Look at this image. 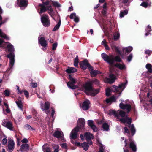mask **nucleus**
<instances>
[{
    "label": "nucleus",
    "mask_w": 152,
    "mask_h": 152,
    "mask_svg": "<svg viewBox=\"0 0 152 152\" xmlns=\"http://www.w3.org/2000/svg\"><path fill=\"white\" fill-rule=\"evenodd\" d=\"M90 103V101L88 100L84 102L82 104V108L84 110H88L89 107V104Z\"/></svg>",
    "instance_id": "obj_20"
},
{
    "label": "nucleus",
    "mask_w": 152,
    "mask_h": 152,
    "mask_svg": "<svg viewBox=\"0 0 152 152\" xmlns=\"http://www.w3.org/2000/svg\"><path fill=\"white\" fill-rule=\"evenodd\" d=\"M127 82L122 83L120 85L118 86H117L115 85H113L112 86V89L114 92H116L117 93L119 92V90L121 89L122 88H124L125 87V85L127 84Z\"/></svg>",
    "instance_id": "obj_10"
},
{
    "label": "nucleus",
    "mask_w": 152,
    "mask_h": 152,
    "mask_svg": "<svg viewBox=\"0 0 152 152\" xmlns=\"http://www.w3.org/2000/svg\"><path fill=\"white\" fill-rule=\"evenodd\" d=\"M88 125L94 132L97 131L98 128L94 124L93 121L92 120L88 121Z\"/></svg>",
    "instance_id": "obj_21"
},
{
    "label": "nucleus",
    "mask_w": 152,
    "mask_h": 152,
    "mask_svg": "<svg viewBox=\"0 0 152 152\" xmlns=\"http://www.w3.org/2000/svg\"><path fill=\"white\" fill-rule=\"evenodd\" d=\"M112 102H115L116 101V99L115 97L114 96H111L110 97Z\"/></svg>",
    "instance_id": "obj_61"
},
{
    "label": "nucleus",
    "mask_w": 152,
    "mask_h": 152,
    "mask_svg": "<svg viewBox=\"0 0 152 152\" xmlns=\"http://www.w3.org/2000/svg\"><path fill=\"white\" fill-rule=\"evenodd\" d=\"M38 6L41 7L40 9V11L39 12L40 14H41L42 13L45 12L47 10H48L49 11H48V13L51 17H52V15H53L52 12H53V10L51 5H50L49 6L46 7L44 6L43 4H39L38 5Z\"/></svg>",
    "instance_id": "obj_4"
},
{
    "label": "nucleus",
    "mask_w": 152,
    "mask_h": 152,
    "mask_svg": "<svg viewBox=\"0 0 152 152\" xmlns=\"http://www.w3.org/2000/svg\"><path fill=\"white\" fill-rule=\"evenodd\" d=\"M7 140L6 137L4 138L1 141L2 144L4 145H6L7 144Z\"/></svg>",
    "instance_id": "obj_49"
},
{
    "label": "nucleus",
    "mask_w": 152,
    "mask_h": 152,
    "mask_svg": "<svg viewBox=\"0 0 152 152\" xmlns=\"http://www.w3.org/2000/svg\"><path fill=\"white\" fill-rule=\"evenodd\" d=\"M23 92L24 93V94L25 95L26 97L27 98H28L29 97V94L28 92L26 90H25L24 91H23Z\"/></svg>",
    "instance_id": "obj_51"
},
{
    "label": "nucleus",
    "mask_w": 152,
    "mask_h": 152,
    "mask_svg": "<svg viewBox=\"0 0 152 152\" xmlns=\"http://www.w3.org/2000/svg\"><path fill=\"white\" fill-rule=\"evenodd\" d=\"M2 24L1 22H0V27H1V25ZM0 37L2 38H4L6 39L7 40H9V38L2 31L1 29H0Z\"/></svg>",
    "instance_id": "obj_27"
},
{
    "label": "nucleus",
    "mask_w": 152,
    "mask_h": 152,
    "mask_svg": "<svg viewBox=\"0 0 152 152\" xmlns=\"http://www.w3.org/2000/svg\"><path fill=\"white\" fill-rule=\"evenodd\" d=\"M61 19H60L59 21V22H58L57 24H56L55 26V27L52 30L53 31H56L59 29V28L60 27V26L61 24Z\"/></svg>",
    "instance_id": "obj_35"
},
{
    "label": "nucleus",
    "mask_w": 152,
    "mask_h": 152,
    "mask_svg": "<svg viewBox=\"0 0 152 152\" xmlns=\"http://www.w3.org/2000/svg\"><path fill=\"white\" fill-rule=\"evenodd\" d=\"M31 84V86L33 87L34 88H36L37 87V83H32Z\"/></svg>",
    "instance_id": "obj_64"
},
{
    "label": "nucleus",
    "mask_w": 152,
    "mask_h": 152,
    "mask_svg": "<svg viewBox=\"0 0 152 152\" xmlns=\"http://www.w3.org/2000/svg\"><path fill=\"white\" fill-rule=\"evenodd\" d=\"M29 146L27 144H23L20 147V150L23 152L25 149H28Z\"/></svg>",
    "instance_id": "obj_33"
},
{
    "label": "nucleus",
    "mask_w": 152,
    "mask_h": 152,
    "mask_svg": "<svg viewBox=\"0 0 152 152\" xmlns=\"http://www.w3.org/2000/svg\"><path fill=\"white\" fill-rule=\"evenodd\" d=\"M0 47L4 49L5 48L6 52L14 54L15 49L13 45L9 42H5L3 40L0 38Z\"/></svg>",
    "instance_id": "obj_3"
},
{
    "label": "nucleus",
    "mask_w": 152,
    "mask_h": 152,
    "mask_svg": "<svg viewBox=\"0 0 152 152\" xmlns=\"http://www.w3.org/2000/svg\"><path fill=\"white\" fill-rule=\"evenodd\" d=\"M124 133H127L128 134H130V132L127 127H125L124 128Z\"/></svg>",
    "instance_id": "obj_50"
},
{
    "label": "nucleus",
    "mask_w": 152,
    "mask_h": 152,
    "mask_svg": "<svg viewBox=\"0 0 152 152\" xmlns=\"http://www.w3.org/2000/svg\"><path fill=\"white\" fill-rule=\"evenodd\" d=\"M90 73L92 77H95L97 75L100 74L101 73L98 70H93L92 71H91Z\"/></svg>",
    "instance_id": "obj_28"
},
{
    "label": "nucleus",
    "mask_w": 152,
    "mask_h": 152,
    "mask_svg": "<svg viewBox=\"0 0 152 152\" xmlns=\"http://www.w3.org/2000/svg\"><path fill=\"white\" fill-rule=\"evenodd\" d=\"M15 144L14 141L11 139L9 141L7 145L8 151L9 152H12L14 149Z\"/></svg>",
    "instance_id": "obj_13"
},
{
    "label": "nucleus",
    "mask_w": 152,
    "mask_h": 152,
    "mask_svg": "<svg viewBox=\"0 0 152 152\" xmlns=\"http://www.w3.org/2000/svg\"><path fill=\"white\" fill-rule=\"evenodd\" d=\"M53 135L55 137L61 139L63 142L65 141V140L64 139L63 133L61 131L56 130Z\"/></svg>",
    "instance_id": "obj_8"
},
{
    "label": "nucleus",
    "mask_w": 152,
    "mask_h": 152,
    "mask_svg": "<svg viewBox=\"0 0 152 152\" xmlns=\"http://www.w3.org/2000/svg\"><path fill=\"white\" fill-rule=\"evenodd\" d=\"M61 147L63 148L67 149V146L66 143H64L60 144Z\"/></svg>",
    "instance_id": "obj_54"
},
{
    "label": "nucleus",
    "mask_w": 152,
    "mask_h": 152,
    "mask_svg": "<svg viewBox=\"0 0 152 152\" xmlns=\"http://www.w3.org/2000/svg\"><path fill=\"white\" fill-rule=\"evenodd\" d=\"M53 4L54 6L58 7H59L61 6L60 4L57 2H54L53 3Z\"/></svg>",
    "instance_id": "obj_57"
},
{
    "label": "nucleus",
    "mask_w": 152,
    "mask_h": 152,
    "mask_svg": "<svg viewBox=\"0 0 152 152\" xmlns=\"http://www.w3.org/2000/svg\"><path fill=\"white\" fill-rule=\"evenodd\" d=\"M8 20V18H6L3 19V20H2L1 22L2 23V24H3L6 22Z\"/></svg>",
    "instance_id": "obj_62"
},
{
    "label": "nucleus",
    "mask_w": 152,
    "mask_h": 152,
    "mask_svg": "<svg viewBox=\"0 0 152 152\" xmlns=\"http://www.w3.org/2000/svg\"><path fill=\"white\" fill-rule=\"evenodd\" d=\"M129 147L133 152H136L137 149V147L134 141H131L129 142Z\"/></svg>",
    "instance_id": "obj_23"
},
{
    "label": "nucleus",
    "mask_w": 152,
    "mask_h": 152,
    "mask_svg": "<svg viewBox=\"0 0 152 152\" xmlns=\"http://www.w3.org/2000/svg\"><path fill=\"white\" fill-rule=\"evenodd\" d=\"M107 10L106 9H103L102 10V11L101 12L102 13V15L104 16H105L106 15L107 13Z\"/></svg>",
    "instance_id": "obj_60"
},
{
    "label": "nucleus",
    "mask_w": 152,
    "mask_h": 152,
    "mask_svg": "<svg viewBox=\"0 0 152 152\" xmlns=\"http://www.w3.org/2000/svg\"><path fill=\"white\" fill-rule=\"evenodd\" d=\"M71 142L73 144L75 145H76L77 146L79 147H81V144L82 143H81L80 142H78L77 141H75L74 142H72V140H71Z\"/></svg>",
    "instance_id": "obj_45"
},
{
    "label": "nucleus",
    "mask_w": 152,
    "mask_h": 152,
    "mask_svg": "<svg viewBox=\"0 0 152 152\" xmlns=\"http://www.w3.org/2000/svg\"><path fill=\"white\" fill-rule=\"evenodd\" d=\"M50 102L48 101L46 102L44 104H41V109L42 110H48L50 108Z\"/></svg>",
    "instance_id": "obj_22"
},
{
    "label": "nucleus",
    "mask_w": 152,
    "mask_h": 152,
    "mask_svg": "<svg viewBox=\"0 0 152 152\" xmlns=\"http://www.w3.org/2000/svg\"><path fill=\"white\" fill-rule=\"evenodd\" d=\"M6 57L9 58L10 59V66L11 68L14 65L15 62V55L14 54H12V53H10L7 54L6 56Z\"/></svg>",
    "instance_id": "obj_16"
},
{
    "label": "nucleus",
    "mask_w": 152,
    "mask_h": 152,
    "mask_svg": "<svg viewBox=\"0 0 152 152\" xmlns=\"http://www.w3.org/2000/svg\"><path fill=\"white\" fill-rule=\"evenodd\" d=\"M74 65L76 67H78V63H79V58L78 56L77 55L76 58L74 60Z\"/></svg>",
    "instance_id": "obj_36"
},
{
    "label": "nucleus",
    "mask_w": 152,
    "mask_h": 152,
    "mask_svg": "<svg viewBox=\"0 0 152 152\" xmlns=\"http://www.w3.org/2000/svg\"><path fill=\"white\" fill-rule=\"evenodd\" d=\"M44 152H51V150L49 147H47L45 148H43Z\"/></svg>",
    "instance_id": "obj_52"
},
{
    "label": "nucleus",
    "mask_w": 152,
    "mask_h": 152,
    "mask_svg": "<svg viewBox=\"0 0 152 152\" xmlns=\"http://www.w3.org/2000/svg\"><path fill=\"white\" fill-rule=\"evenodd\" d=\"M114 66L118 68L121 70H125L126 69V66L124 64L117 63L114 65Z\"/></svg>",
    "instance_id": "obj_24"
},
{
    "label": "nucleus",
    "mask_w": 152,
    "mask_h": 152,
    "mask_svg": "<svg viewBox=\"0 0 152 152\" xmlns=\"http://www.w3.org/2000/svg\"><path fill=\"white\" fill-rule=\"evenodd\" d=\"M84 137H86L87 141H88V140L91 139H93L94 138V136L93 134L87 132H86L85 133Z\"/></svg>",
    "instance_id": "obj_25"
},
{
    "label": "nucleus",
    "mask_w": 152,
    "mask_h": 152,
    "mask_svg": "<svg viewBox=\"0 0 152 152\" xmlns=\"http://www.w3.org/2000/svg\"><path fill=\"white\" fill-rule=\"evenodd\" d=\"M21 141L23 143L25 144H26V143L28 142V140L26 138H24Z\"/></svg>",
    "instance_id": "obj_63"
},
{
    "label": "nucleus",
    "mask_w": 152,
    "mask_h": 152,
    "mask_svg": "<svg viewBox=\"0 0 152 152\" xmlns=\"http://www.w3.org/2000/svg\"><path fill=\"white\" fill-rule=\"evenodd\" d=\"M17 2L18 5L21 8H26L28 4V0H17Z\"/></svg>",
    "instance_id": "obj_11"
},
{
    "label": "nucleus",
    "mask_w": 152,
    "mask_h": 152,
    "mask_svg": "<svg viewBox=\"0 0 152 152\" xmlns=\"http://www.w3.org/2000/svg\"><path fill=\"white\" fill-rule=\"evenodd\" d=\"M119 107L121 109L123 110L126 109L127 110V113H129L132 108L130 104H124L123 103L121 102L119 104Z\"/></svg>",
    "instance_id": "obj_12"
},
{
    "label": "nucleus",
    "mask_w": 152,
    "mask_h": 152,
    "mask_svg": "<svg viewBox=\"0 0 152 152\" xmlns=\"http://www.w3.org/2000/svg\"><path fill=\"white\" fill-rule=\"evenodd\" d=\"M132 121V118H130L128 120H126V121L127 122V124L129 125L128 127L130 129L131 135H132V136H133L135 133L136 129L134 127V124H132L131 125Z\"/></svg>",
    "instance_id": "obj_9"
},
{
    "label": "nucleus",
    "mask_w": 152,
    "mask_h": 152,
    "mask_svg": "<svg viewBox=\"0 0 152 152\" xmlns=\"http://www.w3.org/2000/svg\"><path fill=\"white\" fill-rule=\"evenodd\" d=\"M74 21L76 23H78L79 21V17L78 16H76L74 18Z\"/></svg>",
    "instance_id": "obj_59"
},
{
    "label": "nucleus",
    "mask_w": 152,
    "mask_h": 152,
    "mask_svg": "<svg viewBox=\"0 0 152 152\" xmlns=\"http://www.w3.org/2000/svg\"><path fill=\"white\" fill-rule=\"evenodd\" d=\"M102 127L104 130L107 131L109 130V126L107 123L104 122L102 124Z\"/></svg>",
    "instance_id": "obj_34"
},
{
    "label": "nucleus",
    "mask_w": 152,
    "mask_h": 152,
    "mask_svg": "<svg viewBox=\"0 0 152 152\" xmlns=\"http://www.w3.org/2000/svg\"><path fill=\"white\" fill-rule=\"evenodd\" d=\"M101 56L104 60L111 66H112L113 64L115 61L119 62H121L122 61L120 57L118 56H116L114 58L112 55L109 56L106 54L102 53L101 54Z\"/></svg>",
    "instance_id": "obj_2"
},
{
    "label": "nucleus",
    "mask_w": 152,
    "mask_h": 152,
    "mask_svg": "<svg viewBox=\"0 0 152 152\" xmlns=\"http://www.w3.org/2000/svg\"><path fill=\"white\" fill-rule=\"evenodd\" d=\"M79 131V128L78 127H76L72 130L70 136L71 140L72 139H75L77 138V133Z\"/></svg>",
    "instance_id": "obj_7"
},
{
    "label": "nucleus",
    "mask_w": 152,
    "mask_h": 152,
    "mask_svg": "<svg viewBox=\"0 0 152 152\" xmlns=\"http://www.w3.org/2000/svg\"><path fill=\"white\" fill-rule=\"evenodd\" d=\"M81 145L85 151L87 150L89 148V145L88 143L86 142H84L81 144Z\"/></svg>",
    "instance_id": "obj_31"
},
{
    "label": "nucleus",
    "mask_w": 152,
    "mask_h": 152,
    "mask_svg": "<svg viewBox=\"0 0 152 152\" xmlns=\"http://www.w3.org/2000/svg\"><path fill=\"white\" fill-rule=\"evenodd\" d=\"M41 20L45 27H48L50 25V22L49 19V17L47 14H44L41 17Z\"/></svg>",
    "instance_id": "obj_6"
},
{
    "label": "nucleus",
    "mask_w": 152,
    "mask_h": 152,
    "mask_svg": "<svg viewBox=\"0 0 152 152\" xmlns=\"http://www.w3.org/2000/svg\"><path fill=\"white\" fill-rule=\"evenodd\" d=\"M115 51L117 53L120 55H121V56H122V55L121 54V53L119 49V48L118 47H117L115 46Z\"/></svg>",
    "instance_id": "obj_55"
},
{
    "label": "nucleus",
    "mask_w": 152,
    "mask_h": 152,
    "mask_svg": "<svg viewBox=\"0 0 152 152\" xmlns=\"http://www.w3.org/2000/svg\"><path fill=\"white\" fill-rule=\"evenodd\" d=\"M109 77L110 78H107V80L109 83L112 84L115 81L116 76L114 74L111 73L110 74Z\"/></svg>",
    "instance_id": "obj_19"
},
{
    "label": "nucleus",
    "mask_w": 152,
    "mask_h": 152,
    "mask_svg": "<svg viewBox=\"0 0 152 152\" xmlns=\"http://www.w3.org/2000/svg\"><path fill=\"white\" fill-rule=\"evenodd\" d=\"M91 82L92 84L93 85V83L96 85H98L99 84V81L98 79H94L90 81Z\"/></svg>",
    "instance_id": "obj_43"
},
{
    "label": "nucleus",
    "mask_w": 152,
    "mask_h": 152,
    "mask_svg": "<svg viewBox=\"0 0 152 152\" xmlns=\"http://www.w3.org/2000/svg\"><path fill=\"white\" fill-rule=\"evenodd\" d=\"M38 42L41 46L44 48L47 46V41L45 40V38L44 37H41L40 38L38 37Z\"/></svg>",
    "instance_id": "obj_17"
},
{
    "label": "nucleus",
    "mask_w": 152,
    "mask_h": 152,
    "mask_svg": "<svg viewBox=\"0 0 152 152\" xmlns=\"http://www.w3.org/2000/svg\"><path fill=\"white\" fill-rule=\"evenodd\" d=\"M68 76L70 81L67 83V86L71 89H76L78 87L77 86L74 85V84H75L76 82V80L73 78L71 75H69Z\"/></svg>",
    "instance_id": "obj_5"
},
{
    "label": "nucleus",
    "mask_w": 152,
    "mask_h": 152,
    "mask_svg": "<svg viewBox=\"0 0 152 152\" xmlns=\"http://www.w3.org/2000/svg\"><path fill=\"white\" fill-rule=\"evenodd\" d=\"M89 65L88 61L86 59L81 61L80 62V67L83 70H85L87 68L88 65Z\"/></svg>",
    "instance_id": "obj_14"
},
{
    "label": "nucleus",
    "mask_w": 152,
    "mask_h": 152,
    "mask_svg": "<svg viewBox=\"0 0 152 152\" xmlns=\"http://www.w3.org/2000/svg\"><path fill=\"white\" fill-rule=\"evenodd\" d=\"M112 87L110 89L108 88L107 89L106 91V95L107 96H109L110 95V92L111 91L114 92L112 89Z\"/></svg>",
    "instance_id": "obj_42"
},
{
    "label": "nucleus",
    "mask_w": 152,
    "mask_h": 152,
    "mask_svg": "<svg viewBox=\"0 0 152 152\" xmlns=\"http://www.w3.org/2000/svg\"><path fill=\"white\" fill-rule=\"evenodd\" d=\"M66 72L69 74L74 73L77 72V69L74 67H69L66 70Z\"/></svg>",
    "instance_id": "obj_26"
},
{
    "label": "nucleus",
    "mask_w": 152,
    "mask_h": 152,
    "mask_svg": "<svg viewBox=\"0 0 152 152\" xmlns=\"http://www.w3.org/2000/svg\"><path fill=\"white\" fill-rule=\"evenodd\" d=\"M24 127L25 129L27 130H35L34 128L31 127V126L28 124L25 125Z\"/></svg>",
    "instance_id": "obj_41"
},
{
    "label": "nucleus",
    "mask_w": 152,
    "mask_h": 152,
    "mask_svg": "<svg viewBox=\"0 0 152 152\" xmlns=\"http://www.w3.org/2000/svg\"><path fill=\"white\" fill-rule=\"evenodd\" d=\"M132 49L133 48L132 47L129 46L128 47L123 48V50L124 53H129L132 50Z\"/></svg>",
    "instance_id": "obj_30"
},
{
    "label": "nucleus",
    "mask_w": 152,
    "mask_h": 152,
    "mask_svg": "<svg viewBox=\"0 0 152 152\" xmlns=\"http://www.w3.org/2000/svg\"><path fill=\"white\" fill-rule=\"evenodd\" d=\"M10 94V92L8 90H6L4 91V94L6 96H9Z\"/></svg>",
    "instance_id": "obj_53"
},
{
    "label": "nucleus",
    "mask_w": 152,
    "mask_h": 152,
    "mask_svg": "<svg viewBox=\"0 0 152 152\" xmlns=\"http://www.w3.org/2000/svg\"><path fill=\"white\" fill-rule=\"evenodd\" d=\"M2 125L4 126L7 127L9 129L11 130H13V125L11 122L10 121H4L3 122Z\"/></svg>",
    "instance_id": "obj_18"
},
{
    "label": "nucleus",
    "mask_w": 152,
    "mask_h": 152,
    "mask_svg": "<svg viewBox=\"0 0 152 152\" xmlns=\"http://www.w3.org/2000/svg\"><path fill=\"white\" fill-rule=\"evenodd\" d=\"M76 16V14L75 13H73L71 14V15H70V18L71 19H74V18H75V17Z\"/></svg>",
    "instance_id": "obj_56"
},
{
    "label": "nucleus",
    "mask_w": 152,
    "mask_h": 152,
    "mask_svg": "<svg viewBox=\"0 0 152 152\" xmlns=\"http://www.w3.org/2000/svg\"><path fill=\"white\" fill-rule=\"evenodd\" d=\"M52 146L54 150L58 148H59V146L58 145L52 144Z\"/></svg>",
    "instance_id": "obj_58"
},
{
    "label": "nucleus",
    "mask_w": 152,
    "mask_h": 152,
    "mask_svg": "<svg viewBox=\"0 0 152 152\" xmlns=\"http://www.w3.org/2000/svg\"><path fill=\"white\" fill-rule=\"evenodd\" d=\"M57 46V43L55 42L52 45V50L53 51L56 50Z\"/></svg>",
    "instance_id": "obj_47"
},
{
    "label": "nucleus",
    "mask_w": 152,
    "mask_h": 152,
    "mask_svg": "<svg viewBox=\"0 0 152 152\" xmlns=\"http://www.w3.org/2000/svg\"><path fill=\"white\" fill-rule=\"evenodd\" d=\"M148 5V4L147 2H142L140 6L145 8H147Z\"/></svg>",
    "instance_id": "obj_44"
},
{
    "label": "nucleus",
    "mask_w": 152,
    "mask_h": 152,
    "mask_svg": "<svg viewBox=\"0 0 152 152\" xmlns=\"http://www.w3.org/2000/svg\"><path fill=\"white\" fill-rule=\"evenodd\" d=\"M146 68L148 71L150 73L152 72V66L150 64H147L146 65Z\"/></svg>",
    "instance_id": "obj_37"
},
{
    "label": "nucleus",
    "mask_w": 152,
    "mask_h": 152,
    "mask_svg": "<svg viewBox=\"0 0 152 152\" xmlns=\"http://www.w3.org/2000/svg\"><path fill=\"white\" fill-rule=\"evenodd\" d=\"M78 124L76 127L79 128V129L84 130L85 129V120L83 118H80L78 119Z\"/></svg>",
    "instance_id": "obj_15"
},
{
    "label": "nucleus",
    "mask_w": 152,
    "mask_h": 152,
    "mask_svg": "<svg viewBox=\"0 0 152 152\" xmlns=\"http://www.w3.org/2000/svg\"><path fill=\"white\" fill-rule=\"evenodd\" d=\"M108 114L110 115H113L116 117H118L119 116L118 113L113 110H110Z\"/></svg>",
    "instance_id": "obj_29"
},
{
    "label": "nucleus",
    "mask_w": 152,
    "mask_h": 152,
    "mask_svg": "<svg viewBox=\"0 0 152 152\" xmlns=\"http://www.w3.org/2000/svg\"><path fill=\"white\" fill-rule=\"evenodd\" d=\"M133 58V55L132 53L130 54L127 57V60L129 62H130Z\"/></svg>",
    "instance_id": "obj_48"
},
{
    "label": "nucleus",
    "mask_w": 152,
    "mask_h": 152,
    "mask_svg": "<svg viewBox=\"0 0 152 152\" xmlns=\"http://www.w3.org/2000/svg\"><path fill=\"white\" fill-rule=\"evenodd\" d=\"M120 34L118 32H115L114 34V40L115 41H117L120 37Z\"/></svg>",
    "instance_id": "obj_39"
},
{
    "label": "nucleus",
    "mask_w": 152,
    "mask_h": 152,
    "mask_svg": "<svg viewBox=\"0 0 152 152\" xmlns=\"http://www.w3.org/2000/svg\"><path fill=\"white\" fill-rule=\"evenodd\" d=\"M99 151L98 152H104L105 148H104V146L101 143H99Z\"/></svg>",
    "instance_id": "obj_40"
},
{
    "label": "nucleus",
    "mask_w": 152,
    "mask_h": 152,
    "mask_svg": "<svg viewBox=\"0 0 152 152\" xmlns=\"http://www.w3.org/2000/svg\"><path fill=\"white\" fill-rule=\"evenodd\" d=\"M15 102L18 108L22 110L23 105L22 101L20 100H19L18 99V101H16Z\"/></svg>",
    "instance_id": "obj_32"
},
{
    "label": "nucleus",
    "mask_w": 152,
    "mask_h": 152,
    "mask_svg": "<svg viewBox=\"0 0 152 152\" xmlns=\"http://www.w3.org/2000/svg\"><path fill=\"white\" fill-rule=\"evenodd\" d=\"M128 11L127 10L121 11L120 14V17L121 18L123 17L125 15L128 14Z\"/></svg>",
    "instance_id": "obj_38"
},
{
    "label": "nucleus",
    "mask_w": 152,
    "mask_h": 152,
    "mask_svg": "<svg viewBox=\"0 0 152 152\" xmlns=\"http://www.w3.org/2000/svg\"><path fill=\"white\" fill-rule=\"evenodd\" d=\"M126 112L122 110H120L119 112V114L121 117H124L126 115Z\"/></svg>",
    "instance_id": "obj_46"
},
{
    "label": "nucleus",
    "mask_w": 152,
    "mask_h": 152,
    "mask_svg": "<svg viewBox=\"0 0 152 152\" xmlns=\"http://www.w3.org/2000/svg\"><path fill=\"white\" fill-rule=\"evenodd\" d=\"M92 85L91 82L88 81L83 86V88L85 89L84 92L87 95L94 96L99 92V89L94 88Z\"/></svg>",
    "instance_id": "obj_1"
}]
</instances>
